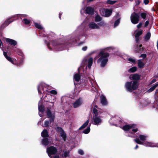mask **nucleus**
I'll return each mask as SVG.
<instances>
[{"label":"nucleus","instance_id":"24","mask_svg":"<svg viewBox=\"0 0 158 158\" xmlns=\"http://www.w3.org/2000/svg\"><path fill=\"white\" fill-rule=\"evenodd\" d=\"M132 79L134 80H138L140 78L139 76L137 74H135L132 75Z\"/></svg>","mask_w":158,"mask_h":158},{"label":"nucleus","instance_id":"45","mask_svg":"<svg viewBox=\"0 0 158 158\" xmlns=\"http://www.w3.org/2000/svg\"><path fill=\"white\" fill-rule=\"evenodd\" d=\"M17 16L19 17H21V19H22V17H27V15H24V14H18L16 15Z\"/></svg>","mask_w":158,"mask_h":158},{"label":"nucleus","instance_id":"34","mask_svg":"<svg viewBox=\"0 0 158 158\" xmlns=\"http://www.w3.org/2000/svg\"><path fill=\"white\" fill-rule=\"evenodd\" d=\"M61 136L62 138L63 139L64 141H65V139L66 138V135L64 133V131H63L60 133Z\"/></svg>","mask_w":158,"mask_h":158},{"label":"nucleus","instance_id":"6","mask_svg":"<svg viewBox=\"0 0 158 158\" xmlns=\"http://www.w3.org/2000/svg\"><path fill=\"white\" fill-rule=\"evenodd\" d=\"M3 54L6 58L10 62L13 64H15L17 66H20L23 63V61L22 60H21L20 62L18 63H17L16 60H14L12 59L11 58L9 57L8 56L10 55V53L9 52L7 51V52H3Z\"/></svg>","mask_w":158,"mask_h":158},{"label":"nucleus","instance_id":"56","mask_svg":"<svg viewBox=\"0 0 158 158\" xmlns=\"http://www.w3.org/2000/svg\"><path fill=\"white\" fill-rule=\"evenodd\" d=\"M156 81V80L155 79H153L152 80V81H151V83H154Z\"/></svg>","mask_w":158,"mask_h":158},{"label":"nucleus","instance_id":"37","mask_svg":"<svg viewBox=\"0 0 158 158\" xmlns=\"http://www.w3.org/2000/svg\"><path fill=\"white\" fill-rule=\"evenodd\" d=\"M116 2V1L108 0L106 1V3L108 4L113 5L115 4Z\"/></svg>","mask_w":158,"mask_h":158},{"label":"nucleus","instance_id":"48","mask_svg":"<svg viewBox=\"0 0 158 158\" xmlns=\"http://www.w3.org/2000/svg\"><path fill=\"white\" fill-rule=\"evenodd\" d=\"M50 93L54 94H57V92L54 90H52L50 91Z\"/></svg>","mask_w":158,"mask_h":158},{"label":"nucleus","instance_id":"12","mask_svg":"<svg viewBox=\"0 0 158 158\" xmlns=\"http://www.w3.org/2000/svg\"><path fill=\"white\" fill-rule=\"evenodd\" d=\"M4 39L7 44L15 46L17 44V42L14 40L6 38H4Z\"/></svg>","mask_w":158,"mask_h":158},{"label":"nucleus","instance_id":"3","mask_svg":"<svg viewBox=\"0 0 158 158\" xmlns=\"http://www.w3.org/2000/svg\"><path fill=\"white\" fill-rule=\"evenodd\" d=\"M95 108H93V113L95 115L93 116L92 120V123L93 124L96 125H98L100 124L102 121V120L99 116H98V110L97 109H98V106H95Z\"/></svg>","mask_w":158,"mask_h":158},{"label":"nucleus","instance_id":"55","mask_svg":"<svg viewBox=\"0 0 158 158\" xmlns=\"http://www.w3.org/2000/svg\"><path fill=\"white\" fill-rule=\"evenodd\" d=\"M114 48L112 47H108L106 48V49H113Z\"/></svg>","mask_w":158,"mask_h":158},{"label":"nucleus","instance_id":"39","mask_svg":"<svg viewBox=\"0 0 158 158\" xmlns=\"http://www.w3.org/2000/svg\"><path fill=\"white\" fill-rule=\"evenodd\" d=\"M51 122H50V121H46L44 122V124L43 126V127H48L49 124H50V123Z\"/></svg>","mask_w":158,"mask_h":158},{"label":"nucleus","instance_id":"53","mask_svg":"<svg viewBox=\"0 0 158 158\" xmlns=\"http://www.w3.org/2000/svg\"><path fill=\"white\" fill-rule=\"evenodd\" d=\"M143 2L145 4L147 5L148 4L149 1L148 0H144Z\"/></svg>","mask_w":158,"mask_h":158},{"label":"nucleus","instance_id":"40","mask_svg":"<svg viewBox=\"0 0 158 158\" xmlns=\"http://www.w3.org/2000/svg\"><path fill=\"white\" fill-rule=\"evenodd\" d=\"M128 60L130 62H131L134 64H135L136 63V60L135 59L132 58H129L128 59Z\"/></svg>","mask_w":158,"mask_h":158},{"label":"nucleus","instance_id":"38","mask_svg":"<svg viewBox=\"0 0 158 158\" xmlns=\"http://www.w3.org/2000/svg\"><path fill=\"white\" fill-rule=\"evenodd\" d=\"M12 21H10V20L9 19H8L3 24V26L5 25V26H8L10 23Z\"/></svg>","mask_w":158,"mask_h":158},{"label":"nucleus","instance_id":"13","mask_svg":"<svg viewBox=\"0 0 158 158\" xmlns=\"http://www.w3.org/2000/svg\"><path fill=\"white\" fill-rule=\"evenodd\" d=\"M47 117L50 119V122H53L54 120V115L52 114L50 109H48L46 111Z\"/></svg>","mask_w":158,"mask_h":158},{"label":"nucleus","instance_id":"25","mask_svg":"<svg viewBox=\"0 0 158 158\" xmlns=\"http://www.w3.org/2000/svg\"><path fill=\"white\" fill-rule=\"evenodd\" d=\"M158 86V83H156L155 85L150 88L148 90V92H150L153 91Z\"/></svg>","mask_w":158,"mask_h":158},{"label":"nucleus","instance_id":"15","mask_svg":"<svg viewBox=\"0 0 158 158\" xmlns=\"http://www.w3.org/2000/svg\"><path fill=\"white\" fill-rule=\"evenodd\" d=\"M135 32V41L137 42H138L139 41V36L142 34L143 32L142 30H140L138 31H136Z\"/></svg>","mask_w":158,"mask_h":158},{"label":"nucleus","instance_id":"33","mask_svg":"<svg viewBox=\"0 0 158 158\" xmlns=\"http://www.w3.org/2000/svg\"><path fill=\"white\" fill-rule=\"evenodd\" d=\"M79 106V99H78L73 104V106L74 108H77Z\"/></svg>","mask_w":158,"mask_h":158},{"label":"nucleus","instance_id":"7","mask_svg":"<svg viewBox=\"0 0 158 158\" xmlns=\"http://www.w3.org/2000/svg\"><path fill=\"white\" fill-rule=\"evenodd\" d=\"M134 140L137 143L140 144H142L146 147H156V143L151 142H148L146 141H144V142H143L140 141L139 139H134Z\"/></svg>","mask_w":158,"mask_h":158},{"label":"nucleus","instance_id":"60","mask_svg":"<svg viewBox=\"0 0 158 158\" xmlns=\"http://www.w3.org/2000/svg\"><path fill=\"white\" fill-rule=\"evenodd\" d=\"M138 147V146L137 145H136L135 148V149H137Z\"/></svg>","mask_w":158,"mask_h":158},{"label":"nucleus","instance_id":"49","mask_svg":"<svg viewBox=\"0 0 158 158\" xmlns=\"http://www.w3.org/2000/svg\"><path fill=\"white\" fill-rule=\"evenodd\" d=\"M2 36L1 31H0V37ZM3 47V44L1 40H0V48H1Z\"/></svg>","mask_w":158,"mask_h":158},{"label":"nucleus","instance_id":"19","mask_svg":"<svg viewBox=\"0 0 158 158\" xmlns=\"http://www.w3.org/2000/svg\"><path fill=\"white\" fill-rule=\"evenodd\" d=\"M101 102L102 104L103 105H106L107 104L106 97L103 95L100 97Z\"/></svg>","mask_w":158,"mask_h":158},{"label":"nucleus","instance_id":"9","mask_svg":"<svg viewBox=\"0 0 158 158\" xmlns=\"http://www.w3.org/2000/svg\"><path fill=\"white\" fill-rule=\"evenodd\" d=\"M57 152V149L56 148L51 146L50 147L47 148V152L49 157L52 158V155H53L56 153Z\"/></svg>","mask_w":158,"mask_h":158},{"label":"nucleus","instance_id":"16","mask_svg":"<svg viewBox=\"0 0 158 158\" xmlns=\"http://www.w3.org/2000/svg\"><path fill=\"white\" fill-rule=\"evenodd\" d=\"M85 11L88 14L92 15L94 13V8L92 7L88 6L86 8Z\"/></svg>","mask_w":158,"mask_h":158},{"label":"nucleus","instance_id":"46","mask_svg":"<svg viewBox=\"0 0 158 158\" xmlns=\"http://www.w3.org/2000/svg\"><path fill=\"white\" fill-rule=\"evenodd\" d=\"M140 15L141 17L143 19H145L146 16V14L145 13H141Z\"/></svg>","mask_w":158,"mask_h":158},{"label":"nucleus","instance_id":"36","mask_svg":"<svg viewBox=\"0 0 158 158\" xmlns=\"http://www.w3.org/2000/svg\"><path fill=\"white\" fill-rule=\"evenodd\" d=\"M137 70V68L136 67H133L130 69L128 71L130 73H134Z\"/></svg>","mask_w":158,"mask_h":158},{"label":"nucleus","instance_id":"11","mask_svg":"<svg viewBox=\"0 0 158 158\" xmlns=\"http://www.w3.org/2000/svg\"><path fill=\"white\" fill-rule=\"evenodd\" d=\"M119 118L118 116L113 117L109 120V122L113 125H115V123H119L120 121Z\"/></svg>","mask_w":158,"mask_h":158},{"label":"nucleus","instance_id":"58","mask_svg":"<svg viewBox=\"0 0 158 158\" xmlns=\"http://www.w3.org/2000/svg\"><path fill=\"white\" fill-rule=\"evenodd\" d=\"M54 158H59V156H54Z\"/></svg>","mask_w":158,"mask_h":158},{"label":"nucleus","instance_id":"35","mask_svg":"<svg viewBox=\"0 0 158 158\" xmlns=\"http://www.w3.org/2000/svg\"><path fill=\"white\" fill-rule=\"evenodd\" d=\"M89 121L88 120H87L83 125L80 127V129L85 128L88 124Z\"/></svg>","mask_w":158,"mask_h":158},{"label":"nucleus","instance_id":"2","mask_svg":"<svg viewBox=\"0 0 158 158\" xmlns=\"http://www.w3.org/2000/svg\"><path fill=\"white\" fill-rule=\"evenodd\" d=\"M99 56L100 58L98 60L97 62L100 64L101 67H103L108 61L109 54L102 50L100 52Z\"/></svg>","mask_w":158,"mask_h":158},{"label":"nucleus","instance_id":"4","mask_svg":"<svg viewBox=\"0 0 158 158\" xmlns=\"http://www.w3.org/2000/svg\"><path fill=\"white\" fill-rule=\"evenodd\" d=\"M93 59L92 58L88 56L85 57L81 63V67H85V69L87 68L90 69L93 64Z\"/></svg>","mask_w":158,"mask_h":158},{"label":"nucleus","instance_id":"21","mask_svg":"<svg viewBox=\"0 0 158 158\" xmlns=\"http://www.w3.org/2000/svg\"><path fill=\"white\" fill-rule=\"evenodd\" d=\"M51 141H48L47 139H44L42 140V144L45 146L51 144Z\"/></svg>","mask_w":158,"mask_h":158},{"label":"nucleus","instance_id":"30","mask_svg":"<svg viewBox=\"0 0 158 158\" xmlns=\"http://www.w3.org/2000/svg\"><path fill=\"white\" fill-rule=\"evenodd\" d=\"M35 26L37 28L39 29H43V27L40 24L37 23H34Z\"/></svg>","mask_w":158,"mask_h":158},{"label":"nucleus","instance_id":"61","mask_svg":"<svg viewBox=\"0 0 158 158\" xmlns=\"http://www.w3.org/2000/svg\"><path fill=\"white\" fill-rule=\"evenodd\" d=\"M157 49H158V40L157 42Z\"/></svg>","mask_w":158,"mask_h":158},{"label":"nucleus","instance_id":"51","mask_svg":"<svg viewBox=\"0 0 158 158\" xmlns=\"http://www.w3.org/2000/svg\"><path fill=\"white\" fill-rule=\"evenodd\" d=\"M146 57V55L145 54H142L139 57H142L143 58H145Z\"/></svg>","mask_w":158,"mask_h":158},{"label":"nucleus","instance_id":"29","mask_svg":"<svg viewBox=\"0 0 158 158\" xmlns=\"http://www.w3.org/2000/svg\"><path fill=\"white\" fill-rule=\"evenodd\" d=\"M102 18L99 15H96L95 18V21L96 22H98L101 21Z\"/></svg>","mask_w":158,"mask_h":158},{"label":"nucleus","instance_id":"64","mask_svg":"<svg viewBox=\"0 0 158 158\" xmlns=\"http://www.w3.org/2000/svg\"><path fill=\"white\" fill-rule=\"evenodd\" d=\"M56 98L55 97V98H54V99H53V100H54V101H56Z\"/></svg>","mask_w":158,"mask_h":158},{"label":"nucleus","instance_id":"44","mask_svg":"<svg viewBox=\"0 0 158 158\" xmlns=\"http://www.w3.org/2000/svg\"><path fill=\"white\" fill-rule=\"evenodd\" d=\"M99 27H101L104 26L105 24V23L104 21H101L97 24Z\"/></svg>","mask_w":158,"mask_h":158},{"label":"nucleus","instance_id":"5","mask_svg":"<svg viewBox=\"0 0 158 158\" xmlns=\"http://www.w3.org/2000/svg\"><path fill=\"white\" fill-rule=\"evenodd\" d=\"M139 85L136 81H131V82H127L125 84V87L126 89L128 91L131 92L132 90L137 89Z\"/></svg>","mask_w":158,"mask_h":158},{"label":"nucleus","instance_id":"10","mask_svg":"<svg viewBox=\"0 0 158 158\" xmlns=\"http://www.w3.org/2000/svg\"><path fill=\"white\" fill-rule=\"evenodd\" d=\"M101 14L105 17H108L111 14L112 11L108 9H102L101 10Z\"/></svg>","mask_w":158,"mask_h":158},{"label":"nucleus","instance_id":"54","mask_svg":"<svg viewBox=\"0 0 158 158\" xmlns=\"http://www.w3.org/2000/svg\"><path fill=\"white\" fill-rule=\"evenodd\" d=\"M84 154V152L82 150H80V154L83 155Z\"/></svg>","mask_w":158,"mask_h":158},{"label":"nucleus","instance_id":"43","mask_svg":"<svg viewBox=\"0 0 158 158\" xmlns=\"http://www.w3.org/2000/svg\"><path fill=\"white\" fill-rule=\"evenodd\" d=\"M69 151H66L64 152L63 156L64 157L68 156H69Z\"/></svg>","mask_w":158,"mask_h":158},{"label":"nucleus","instance_id":"22","mask_svg":"<svg viewBox=\"0 0 158 158\" xmlns=\"http://www.w3.org/2000/svg\"><path fill=\"white\" fill-rule=\"evenodd\" d=\"M147 138V136L142 135H139V139L140 141H142L143 142H144V141H146V139Z\"/></svg>","mask_w":158,"mask_h":158},{"label":"nucleus","instance_id":"28","mask_svg":"<svg viewBox=\"0 0 158 158\" xmlns=\"http://www.w3.org/2000/svg\"><path fill=\"white\" fill-rule=\"evenodd\" d=\"M90 124H89V126H88L82 132L85 134H88L90 132Z\"/></svg>","mask_w":158,"mask_h":158},{"label":"nucleus","instance_id":"52","mask_svg":"<svg viewBox=\"0 0 158 158\" xmlns=\"http://www.w3.org/2000/svg\"><path fill=\"white\" fill-rule=\"evenodd\" d=\"M149 23V22L148 20L145 23V25L144 26V27H146L148 25Z\"/></svg>","mask_w":158,"mask_h":158},{"label":"nucleus","instance_id":"1","mask_svg":"<svg viewBox=\"0 0 158 158\" xmlns=\"http://www.w3.org/2000/svg\"><path fill=\"white\" fill-rule=\"evenodd\" d=\"M122 129L126 132L128 133L127 136L135 137L134 133L137 131V128L136 125L134 124L131 125H126L123 127Z\"/></svg>","mask_w":158,"mask_h":158},{"label":"nucleus","instance_id":"20","mask_svg":"<svg viewBox=\"0 0 158 158\" xmlns=\"http://www.w3.org/2000/svg\"><path fill=\"white\" fill-rule=\"evenodd\" d=\"M74 83L76 87H77V83L79 81V74L78 73L75 74L74 76Z\"/></svg>","mask_w":158,"mask_h":158},{"label":"nucleus","instance_id":"47","mask_svg":"<svg viewBox=\"0 0 158 158\" xmlns=\"http://www.w3.org/2000/svg\"><path fill=\"white\" fill-rule=\"evenodd\" d=\"M82 80V81H81V79L80 76V81L81 83H82L83 84L82 85H85V84L86 82V81L85 80Z\"/></svg>","mask_w":158,"mask_h":158},{"label":"nucleus","instance_id":"32","mask_svg":"<svg viewBox=\"0 0 158 158\" xmlns=\"http://www.w3.org/2000/svg\"><path fill=\"white\" fill-rule=\"evenodd\" d=\"M138 64L139 67L140 68H143L144 66V64H143V62L141 61V60H138Z\"/></svg>","mask_w":158,"mask_h":158},{"label":"nucleus","instance_id":"50","mask_svg":"<svg viewBox=\"0 0 158 158\" xmlns=\"http://www.w3.org/2000/svg\"><path fill=\"white\" fill-rule=\"evenodd\" d=\"M142 25V22H140L137 25V27L138 28H139L141 27V26Z\"/></svg>","mask_w":158,"mask_h":158},{"label":"nucleus","instance_id":"14","mask_svg":"<svg viewBox=\"0 0 158 158\" xmlns=\"http://www.w3.org/2000/svg\"><path fill=\"white\" fill-rule=\"evenodd\" d=\"M89 28L91 29H99V26L94 22H90L88 24Z\"/></svg>","mask_w":158,"mask_h":158},{"label":"nucleus","instance_id":"8","mask_svg":"<svg viewBox=\"0 0 158 158\" xmlns=\"http://www.w3.org/2000/svg\"><path fill=\"white\" fill-rule=\"evenodd\" d=\"M131 20L134 24L137 23L139 21V13H133L131 16Z\"/></svg>","mask_w":158,"mask_h":158},{"label":"nucleus","instance_id":"62","mask_svg":"<svg viewBox=\"0 0 158 158\" xmlns=\"http://www.w3.org/2000/svg\"><path fill=\"white\" fill-rule=\"evenodd\" d=\"M156 93H158V89L156 90Z\"/></svg>","mask_w":158,"mask_h":158},{"label":"nucleus","instance_id":"26","mask_svg":"<svg viewBox=\"0 0 158 158\" xmlns=\"http://www.w3.org/2000/svg\"><path fill=\"white\" fill-rule=\"evenodd\" d=\"M148 104V103L146 101H143V102L140 103V107L143 108L146 106Z\"/></svg>","mask_w":158,"mask_h":158},{"label":"nucleus","instance_id":"41","mask_svg":"<svg viewBox=\"0 0 158 158\" xmlns=\"http://www.w3.org/2000/svg\"><path fill=\"white\" fill-rule=\"evenodd\" d=\"M56 131L58 132H59L60 133V132L63 131L62 128L60 127H57L55 128Z\"/></svg>","mask_w":158,"mask_h":158},{"label":"nucleus","instance_id":"42","mask_svg":"<svg viewBox=\"0 0 158 158\" xmlns=\"http://www.w3.org/2000/svg\"><path fill=\"white\" fill-rule=\"evenodd\" d=\"M119 22H120V19H118L117 20H116L115 21V22L114 23V27H115L117 26L119 24Z\"/></svg>","mask_w":158,"mask_h":158},{"label":"nucleus","instance_id":"63","mask_svg":"<svg viewBox=\"0 0 158 158\" xmlns=\"http://www.w3.org/2000/svg\"><path fill=\"white\" fill-rule=\"evenodd\" d=\"M59 44H58L57 43H56V44H55L54 45H59Z\"/></svg>","mask_w":158,"mask_h":158},{"label":"nucleus","instance_id":"17","mask_svg":"<svg viewBox=\"0 0 158 158\" xmlns=\"http://www.w3.org/2000/svg\"><path fill=\"white\" fill-rule=\"evenodd\" d=\"M45 85L43 83H41L39 84L38 87V93L40 94H42L41 90H43L45 86Z\"/></svg>","mask_w":158,"mask_h":158},{"label":"nucleus","instance_id":"57","mask_svg":"<svg viewBox=\"0 0 158 158\" xmlns=\"http://www.w3.org/2000/svg\"><path fill=\"white\" fill-rule=\"evenodd\" d=\"M87 48L86 46H85L84 47H83L82 49H86Z\"/></svg>","mask_w":158,"mask_h":158},{"label":"nucleus","instance_id":"59","mask_svg":"<svg viewBox=\"0 0 158 158\" xmlns=\"http://www.w3.org/2000/svg\"><path fill=\"white\" fill-rule=\"evenodd\" d=\"M62 14H60V13H59V18H60V19H61V17H60V15H61Z\"/></svg>","mask_w":158,"mask_h":158},{"label":"nucleus","instance_id":"27","mask_svg":"<svg viewBox=\"0 0 158 158\" xmlns=\"http://www.w3.org/2000/svg\"><path fill=\"white\" fill-rule=\"evenodd\" d=\"M151 37V33L149 32H147L145 36L144 37V39L145 41L148 40Z\"/></svg>","mask_w":158,"mask_h":158},{"label":"nucleus","instance_id":"23","mask_svg":"<svg viewBox=\"0 0 158 158\" xmlns=\"http://www.w3.org/2000/svg\"><path fill=\"white\" fill-rule=\"evenodd\" d=\"M41 136L43 137H46L48 136V132L47 130H44L41 132Z\"/></svg>","mask_w":158,"mask_h":158},{"label":"nucleus","instance_id":"31","mask_svg":"<svg viewBox=\"0 0 158 158\" xmlns=\"http://www.w3.org/2000/svg\"><path fill=\"white\" fill-rule=\"evenodd\" d=\"M22 21L24 24L26 25L29 24L31 22V20L26 18H24L22 19Z\"/></svg>","mask_w":158,"mask_h":158},{"label":"nucleus","instance_id":"18","mask_svg":"<svg viewBox=\"0 0 158 158\" xmlns=\"http://www.w3.org/2000/svg\"><path fill=\"white\" fill-rule=\"evenodd\" d=\"M40 101L39 102V104H38V108H39V115L41 117L42 116V115L41 114H40V113H42L44 110V106L42 105L41 103L40 104Z\"/></svg>","mask_w":158,"mask_h":158}]
</instances>
